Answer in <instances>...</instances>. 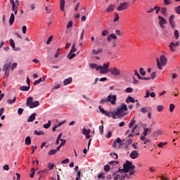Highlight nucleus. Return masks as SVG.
Listing matches in <instances>:
<instances>
[{"label":"nucleus","instance_id":"1","mask_svg":"<svg viewBox=\"0 0 180 180\" xmlns=\"http://www.w3.org/2000/svg\"><path fill=\"white\" fill-rule=\"evenodd\" d=\"M136 166L133 165V162L127 160L126 163L123 165V169H119L117 172H120L121 174L129 173V175H134L136 174V170H134Z\"/></svg>","mask_w":180,"mask_h":180},{"label":"nucleus","instance_id":"2","mask_svg":"<svg viewBox=\"0 0 180 180\" xmlns=\"http://www.w3.org/2000/svg\"><path fill=\"white\" fill-rule=\"evenodd\" d=\"M18 67V63H14L12 64L11 61H7L6 63H5L3 66V71H4V78H8L9 77V72L11 71H13L15 68Z\"/></svg>","mask_w":180,"mask_h":180},{"label":"nucleus","instance_id":"3","mask_svg":"<svg viewBox=\"0 0 180 180\" xmlns=\"http://www.w3.org/2000/svg\"><path fill=\"white\" fill-rule=\"evenodd\" d=\"M124 112H127V105L124 103H122L120 108L118 107L116 112L112 111V118L117 119V117L126 116L127 113Z\"/></svg>","mask_w":180,"mask_h":180},{"label":"nucleus","instance_id":"4","mask_svg":"<svg viewBox=\"0 0 180 180\" xmlns=\"http://www.w3.org/2000/svg\"><path fill=\"white\" fill-rule=\"evenodd\" d=\"M109 64L110 63L108 62L107 63H103V66L98 65L101 74H108L110 70V68H109Z\"/></svg>","mask_w":180,"mask_h":180},{"label":"nucleus","instance_id":"5","mask_svg":"<svg viewBox=\"0 0 180 180\" xmlns=\"http://www.w3.org/2000/svg\"><path fill=\"white\" fill-rule=\"evenodd\" d=\"M167 57L164 56H160V59L157 58V65L158 70H162V67L161 65H165L167 64Z\"/></svg>","mask_w":180,"mask_h":180},{"label":"nucleus","instance_id":"6","mask_svg":"<svg viewBox=\"0 0 180 180\" xmlns=\"http://www.w3.org/2000/svg\"><path fill=\"white\" fill-rule=\"evenodd\" d=\"M130 137H134V135L130 134L128 137L125 139L122 140V146H130L133 143V141L130 139Z\"/></svg>","mask_w":180,"mask_h":180},{"label":"nucleus","instance_id":"7","mask_svg":"<svg viewBox=\"0 0 180 180\" xmlns=\"http://www.w3.org/2000/svg\"><path fill=\"white\" fill-rule=\"evenodd\" d=\"M126 9H129V2H123L118 5L117 8V11H126Z\"/></svg>","mask_w":180,"mask_h":180},{"label":"nucleus","instance_id":"8","mask_svg":"<svg viewBox=\"0 0 180 180\" xmlns=\"http://www.w3.org/2000/svg\"><path fill=\"white\" fill-rule=\"evenodd\" d=\"M108 72H110L112 75H115V77L120 75V70L116 67L110 68Z\"/></svg>","mask_w":180,"mask_h":180},{"label":"nucleus","instance_id":"9","mask_svg":"<svg viewBox=\"0 0 180 180\" xmlns=\"http://www.w3.org/2000/svg\"><path fill=\"white\" fill-rule=\"evenodd\" d=\"M98 109L103 115H105V116H107L108 117H112V112L105 110V109H103L101 105L98 106Z\"/></svg>","mask_w":180,"mask_h":180},{"label":"nucleus","instance_id":"10","mask_svg":"<svg viewBox=\"0 0 180 180\" xmlns=\"http://www.w3.org/2000/svg\"><path fill=\"white\" fill-rule=\"evenodd\" d=\"M158 20H159V25L160 27H164V25H167L168 23V21L164 17L159 15L158 16Z\"/></svg>","mask_w":180,"mask_h":180},{"label":"nucleus","instance_id":"11","mask_svg":"<svg viewBox=\"0 0 180 180\" xmlns=\"http://www.w3.org/2000/svg\"><path fill=\"white\" fill-rule=\"evenodd\" d=\"M10 4L12 5V12H14L15 15H18V6L15 4V0H10Z\"/></svg>","mask_w":180,"mask_h":180},{"label":"nucleus","instance_id":"12","mask_svg":"<svg viewBox=\"0 0 180 180\" xmlns=\"http://www.w3.org/2000/svg\"><path fill=\"white\" fill-rule=\"evenodd\" d=\"M179 44H180L179 41L176 42V43L175 42H171L169 46L171 51H173V52L175 51L176 50L175 49V47H179Z\"/></svg>","mask_w":180,"mask_h":180},{"label":"nucleus","instance_id":"13","mask_svg":"<svg viewBox=\"0 0 180 180\" xmlns=\"http://www.w3.org/2000/svg\"><path fill=\"white\" fill-rule=\"evenodd\" d=\"M174 19H175V15L172 14L169 18V23L172 29L175 27V22L174 21Z\"/></svg>","mask_w":180,"mask_h":180},{"label":"nucleus","instance_id":"14","mask_svg":"<svg viewBox=\"0 0 180 180\" xmlns=\"http://www.w3.org/2000/svg\"><path fill=\"white\" fill-rule=\"evenodd\" d=\"M108 102H110L112 105H115L116 103V95H109L108 96Z\"/></svg>","mask_w":180,"mask_h":180},{"label":"nucleus","instance_id":"15","mask_svg":"<svg viewBox=\"0 0 180 180\" xmlns=\"http://www.w3.org/2000/svg\"><path fill=\"white\" fill-rule=\"evenodd\" d=\"M9 44L14 51H19V50H20L19 47L16 48V46H15V41H13V39H11L9 40Z\"/></svg>","mask_w":180,"mask_h":180},{"label":"nucleus","instance_id":"16","mask_svg":"<svg viewBox=\"0 0 180 180\" xmlns=\"http://www.w3.org/2000/svg\"><path fill=\"white\" fill-rule=\"evenodd\" d=\"M129 157L132 158V160H136V158H139V152L137 150L132 151L130 153Z\"/></svg>","mask_w":180,"mask_h":180},{"label":"nucleus","instance_id":"17","mask_svg":"<svg viewBox=\"0 0 180 180\" xmlns=\"http://www.w3.org/2000/svg\"><path fill=\"white\" fill-rule=\"evenodd\" d=\"M127 103H130L131 102L132 103H134L136 102H139V100H136L134 98L129 96L126 99Z\"/></svg>","mask_w":180,"mask_h":180},{"label":"nucleus","instance_id":"18","mask_svg":"<svg viewBox=\"0 0 180 180\" xmlns=\"http://www.w3.org/2000/svg\"><path fill=\"white\" fill-rule=\"evenodd\" d=\"M37 116V114L36 112L32 113L28 118H27V122H34L36 117Z\"/></svg>","mask_w":180,"mask_h":180},{"label":"nucleus","instance_id":"19","mask_svg":"<svg viewBox=\"0 0 180 180\" xmlns=\"http://www.w3.org/2000/svg\"><path fill=\"white\" fill-rule=\"evenodd\" d=\"M32 103H33V97H28L26 102V106H29V108H30Z\"/></svg>","mask_w":180,"mask_h":180},{"label":"nucleus","instance_id":"20","mask_svg":"<svg viewBox=\"0 0 180 180\" xmlns=\"http://www.w3.org/2000/svg\"><path fill=\"white\" fill-rule=\"evenodd\" d=\"M13 22H15V14H13V13H12L11 14L10 18H9V25L10 26H12V25H13Z\"/></svg>","mask_w":180,"mask_h":180},{"label":"nucleus","instance_id":"21","mask_svg":"<svg viewBox=\"0 0 180 180\" xmlns=\"http://www.w3.org/2000/svg\"><path fill=\"white\" fill-rule=\"evenodd\" d=\"M39 105H40V103L39 102V101H35L32 102L31 106H30V108L33 109L34 108H37V106H39Z\"/></svg>","mask_w":180,"mask_h":180},{"label":"nucleus","instance_id":"22","mask_svg":"<svg viewBox=\"0 0 180 180\" xmlns=\"http://www.w3.org/2000/svg\"><path fill=\"white\" fill-rule=\"evenodd\" d=\"M112 39H117V37L115 34H111L107 37V41H112Z\"/></svg>","mask_w":180,"mask_h":180},{"label":"nucleus","instance_id":"23","mask_svg":"<svg viewBox=\"0 0 180 180\" xmlns=\"http://www.w3.org/2000/svg\"><path fill=\"white\" fill-rule=\"evenodd\" d=\"M113 11H115V5L111 4L108 7L106 13H110V12H113Z\"/></svg>","mask_w":180,"mask_h":180},{"label":"nucleus","instance_id":"24","mask_svg":"<svg viewBox=\"0 0 180 180\" xmlns=\"http://www.w3.org/2000/svg\"><path fill=\"white\" fill-rule=\"evenodd\" d=\"M60 11L64 12V8L65 7V0H60Z\"/></svg>","mask_w":180,"mask_h":180},{"label":"nucleus","instance_id":"25","mask_svg":"<svg viewBox=\"0 0 180 180\" xmlns=\"http://www.w3.org/2000/svg\"><path fill=\"white\" fill-rule=\"evenodd\" d=\"M102 51H103V49H102L101 48H99L97 50L93 49L92 50V54H94V56H96V55L99 54L100 53H102Z\"/></svg>","mask_w":180,"mask_h":180},{"label":"nucleus","instance_id":"26","mask_svg":"<svg viewBox=\"0 0 180 180\" xmlns=\"http://www.w3.org/2000/svg\"><path fill=\"white\" fill-rule=\"evenodd\" d=\"M89 67L90 68H91V70H94V68H96V71H99V65H96V63H91L89 64Z\"/></svg>","mask_w":180,"mask_h":180},{"label":"nucleus","instance_id":"27","mask_svg":"<svg viewBox=\"0 0 180 180\" xmlns=\"http://www.w3.org/2000/svg\"><path fill=\"white\" fill-rule=\"evenodd\" d=\"M29 89H30V86H22L20 88V90L24 92H27V91H29Z\"/></svg>","mask_w":180,"mask_h":180},{"label":"nucleus","instance_id":"28","mask_svg":"<svg viewBox=\"0 0 180 180\" xmlns=\"http://www.w3.org/2000/svg\"><path fill=\"white\" fill-rule=\"evenodd\" d=\"M72 82V78L69 77L63 81L64 85H69V84H71Z\"/></svg>","mask_w":180,"mask_h":180},{"label":"nucleus","instance_id":"29","mask_svg":"<svg viewBox=\"0 0 180 180\" xmlns=\"http://www.w3.org/2000/svg\"><path fill=\"white\" fill-rule=\"evenodd\" d=\"M25 146H30L32 144V139H30V136H27L25 138Z\"/></svg>","mask_w":180,"mask_h":180},{"label":"nucleus","instance_id":"30","mask_svg":"<svg viewBox=\"0 0 180 180\" xmlns=\"http://www.w3.org/2000/svg\"><path fill=\"white\" fill-rule=\"evenodd\" d=\"M34 134H35L36 136H44V131L34 130Z\"/></svg>","mask_w":180,"mask_h":180},{"label":"nucleus","instance_id":"31","mask_svg":"<svg viewBox=\"0 0 180 180\" xmlns=\"http://www.w3.org/2000/svg\"><path fill=\"white\" fill-rule=\"evenodd\" d=\"M90 133H91V129H86L85 128L82 129V134H84V136H86V134H89Z\"/></svg>","mask_w":180,"mask_h":180},{"label":"nucleus","instance_id":"32","mask_svg":"<svg viewBox=\"0 0 180 180\" xmlns=\"http://www.w3.org/2000/svg\"><path fill=\"white\" fill-rule=\"evenodd\" d=\"M160 11H161V13H162L164 16H167V7H162L160 8Z\"/></svg>","mask_w":180,"mask_h":180},{"label":"nucleus","instance_id":"33","mask_svg":"<svg viewBox=\"0 0 180 180\" xmlns=\"http://www.w3.org/2000/svg\"><path fill=\"white\" fill-rule=\"evenodd\" d=\"M76 54L75 53H72L71 52H70L68 55V58H69V60H72V58H74V57H75Z\"/></svg>","mask_w":180,"mask_h":180},{"label":"nucleus","instance_id":"34","mask_svg":"<svg viewBox=\"0 0 180 180\" xmlns=\"http://www.w3.org/2000/svg\"><path fill=\"white\" fill-rule=\"evenodd\" d=\"M51 126V121L49 120L48 123L44 124V129H49Z\"/></svg>","mask_w":180,"mask_h":180},{"label":"nucleus","instance_id":"35","mask_svg":"<svg viewBox=\"0 0 180 180\" xmlns=\"http://www.w3.org/2000/svg\"><path fill=\"white\" fill-rule=\"evenodd\" d=\"M134 91V89L131 87H128L125 89V92L127 94H131V92H133Z\"/></svg>","mask_w":180,"mask_h":180},{"label":"nucleus","instance_id":"36","mask_svg":"<svg viewBox=\"0 0 180 180\" xmlns=\"http://www.w3.org/2000/svg\"><path fill=\"white\" fill-rule=\"evenodd\" d=\"M149 78H150V79H155V78H157V72H152Z\"/></svg>","mask_w":180,"mask_h":180},{"label":"nucleus","instance_id":"37","mask_svg":"<svg viewBox=\"0 0 180 180\" xmlns=\"http://www.w3.org/2000/svg\"><path fill=\"white\" fill-rule=\"evenodd\" d=\"M136 123V120H134V118L131 120L129 124V127L131 129L133 127V125Z\"/></svg>","mask_w":180,"mask_h":180},{"label":"nucleus","instance_id":"38","mask_svg":"<svg viewBox=\"0 0 180 180\" xmlns=\"http://www.w3.org/2000/svg\"><path fill=\"white\" fill-rule=\"evenodd\" d=\"M49 155H54L55 154H57V150L56 149H52L49 152Z\"/></svg>","mask_w":180,"mask_h":180},{"label":"nucleus","instance_id":"39","mask_svg":"<svg viewBox=\"0 0 180 180\" xmlns=\"http://www.w3.org/2000/svg\"><path fill=\"white\" fill-rule=\"evenodd\" d=\"M110 155L113 158V160H117V154L116 153H110Z\"/></svg>","mask_w":180,"mask_h":180},{"label":"nucleus","instance_id":"40","mask_svg":"<svg viewBox=\"0 0 180 180\" xmlns=\"http://www.w3.org/2000/svg\"><path fill=\"white\" fill-rule=\"evenodd\" d=\"M174 37H175L176 40H178V39L179 37V32H178L177 30H174Z\"/></svg>","mask_w":180,"mask_h":180},{"label":"nucleus","instance_id":"41","mask_svg":"<svg viewBox=\"0 0 180 180\" xmlns=\"http://www.w3.org/2000/svg\"><path fill=\"white\" fill-rule=\"evenodd\" d=\"M109 34V31H108V30H104L102 33H101V36H108Z\"/></svg>","mask_w":180,"mask_h":180},{"label":"nucleus","instance_id":"42","mask_svg":"<svg viewBox=\"0 0 180 180\" xmlns=\"http://www.w3.org/2000/svg\"><path fill=\"white\" fill-rule=\"evenodd\" d=\"M150 130V129L148 128H143V136H145V137L147 136V132Z\"/></svg>","mask_w":180,"mask_h":180},{"label":"nucleus","instance_id":"43","mask_svg":"<svg viewBox=\"0 0 180 180\" xmlns=\"http://www.w3.org/2000/svg\"><path fill=\"white\" fill-rule=\"evenodd\" d=\"M75 51H77V49L75 48V44H73L70 53H75Z\"/></svg>","mask_w":180,"mask_h":180},{"label":"nucleus","instance_id":"44","mask_svg":"<svg viewBox=\"0 0 180 180\" xmlns=\"http://www.w3.org/2000/svg\"><path fill=\"white\" fill-rule=\"evenodd\" d=\"M174 109H175V105L170 104L169 105V112H174Z\"/></svg>","mask_w":180,"mask_h":180},{"label":"nucleus","instance_id":"45","mask_svg":"<svg viewBox=\"0 0 180 180\" xmlns=\"http://www.w3.org/2000/svg\"><path fill=\"white\" fill-rule=\"evenodd\" d=\"M106 102H109V100H108V97L106 98H103L100 101V103H101V105H103L105 103H106Z\"/></svg>","mask_w":180,"mask_h":180},{"label":"nucleus","instance_id":"46","mask_svg":"<svg viewBox=\"0 0 180 180\" xmlns=\"http://www.w3.org/2000/svg\"><path fill=\"white\" fill-rule=\"evenodd\" d=\"M7 102L9 104L15 103L16 102V97H14L12 100H8Z\"/></svg>","mask_w":180,"mask_h":180},{"label":"nucleus","instance_id":"47","mask_svg":"<svg viewBox=\"0 0 180 180\" xmlns=\"http://www.w3.org/2000/svg\"><path fill=\"white\" fill-rule=\"evenodd\" d=\"M104 171H105V172H109V171H110V165H105L104 167Z\"/></svg>","mask_w":180,"mask_h":180},{"label":"nucleus","instance_id":"48","mask_svg":"<svg viewBox=\"0 0 180 180\" xmlns=\"http://www.w3.org/2000/svg\"><path fill=\"white\" fill-rule=\"evenodd\" d=\"M139 72L143 76L146 75V71H144V68H140L139 69Z\"/></svg>","mask_w":180,"mask_h":180},{"label":"nucleus","instance_id":"49","mask_svg":"<svg viewBox=\"0 0 180 180\" xmlns=\"http://www.w3.org/2000/svg\"><path fill=\"white\" fill-rule=\"evenodd\" d=\"M30 178H34V168L31 169V174H30Z\"/></svg>","mask_w":180,"mask_h":180},{"label":"nucleus","instance_id":"50","mask_svg":"<svg viewBox=\"0 0 180 180\" xmlns=\"http://www.w3.org/2000/svg\"><path fill=\"white\" fill-rule=\"evenodd\" d=\"M131 175H130V174H123L122 175V178H124V179H125V178H127V179H130V178H131Z\"/></svg>","mask_w":180,"mask_h":180},{"label":"nucleus","instance_id":"51","mask_svg":"<svg viewBox=\"0 0 180 180\" xmlns=\"http://www.w3.org/2000/svg\"><path fill=\"white\" fill-rule=\"evenodd\" d=\"M174 11H175L176 13H178V15H180V6H179L177 7H175Z\"/></svg>","mask_w":180,"mask_h":180},{"label":"nucleus","instance_id":"52","mask_svg":"<svg viewBox=\"0 0 180 180\" xmlns=\"http://www.w3.org/2000/svg\"><path fill=\"white\" fill-rule=\"evenodd\" d=\"M99 133L101 136L103 134V125L99 127Z\"/></svg>","mask_w":180,"mask_h":180},{"label":"nucleus","instance_id":"53","mask_svg":"<svg viewBox=\"0 0 180 180\" xmlns=\"http://www.w3.org/2000/svg\"><path fill=\"white\" fill-rule=\"evenodd\" d=\"M139 79H143L144 81H150L151 79V77H139Z\"/></svg>","mask_w":180,"mask_h":180},{"label":"nucleus","instance_id":"54","mask_svg":"<svg viewBox=\"0 0 180 180\" xmlns=\"http://www.w3.org/2000/svg\"><path fill=\"white\" fill-rule=\"evenodd\" d=\"M117 21H119V14L115 13L113 22H117Z\"/></svg>","mask_w":180,"mask_h":180},{"label":"nucleus","instance_id":"55","mask_svg":"<svg viewBox=\"0 0 180 180\" xmlns=\"http://www.w3.org/2000/svg\"><path fill=\"white\" fill-rule=\"evenodd\" d=\"M51 40H53V35L50 36L49 38L46 41V44H50L51 43Z\"/></svg>","mask_w":180,"mask_h":180},{"label":"nucleus","instance_id":"56","mask_svg":"<svg viewBox=\"0 0 180 180\" xmlns=\"http://www.w3.org/2000/svg\"><path fill=\"white\" fill-rule=\"evenodd\" d=\"M3 169H4V171H9V165H5L3 167Z\"/></svg>","mask_w":180,"mask_h":180},{"label":"nucleus","instance_id":"57","mask_svg":"<svg viewBox=\"0 0 180 180\" xmlns=\"http://www.w3.org/2000/svg\"><path fill=\"white\" fill-rule=\"evenodd\" d=\"M156 10V13H158V12H160V11H161V8H160L159 6H155V7H154V11H155Z\"/></svg>","mask_w":180,"mask_h":180},{"label":"nucleus","instance_id":"58","mask_svg":"<svg viewBox=\"0 0 180 180\" xmlns=\"http://www.w3.org/2000/svg\"><path fill=\"white\" fill-rule=\"evenodd\" d=\"M164 4L166 6L171 5V0H164Z\"/></svg>","mask_w":180,"mask_h":180},{"label":"nucleus","instance_id":"59","mask_svg":"<svg viewBox=\"0 0 180 180\" xmlns=\"http://www.w3.org/2000/svg\"><path fill=\"white\" fill-rule=\"evenodd\" d=\"M158 110L159 112H162V110H164V106H162V105H158Z\"/></svg>","mask_w":180,"mask_h":180},{"label":"nucleus","instance_id":"60","mask_svg":"<svg viewBox=\"0 0 180 180\" xmlns=\"http://www.w3.org/2000/svg\"><path fill=\"white\" fill-rule=\"evenodd\" d=\"M48 167H49V171H51L52 169H54V165L53 164H49V165H48Z\"/></svg>","mask_w":180,"mask_h":180},{"label":"nucleus","instance_id":"61","mask_svg":"<svg viewBox=\"0 0 180 180\" xmlns=\"http://www.w3.org/2000/svg\"><path fill=\"white\" fill-rule=\"evenodd\" d=\"M141 113H147V108L143 107L141 109Z\"/></svg>","mask_w":180,"mask_h":180},{"label":"nucleus","instance_id":"62","mask_svg":"<svg viewBox=\"0 0 180 180\" xmlns=\"http://www.w3.org/2000/svg\"><path fill=\"white\" fill-rule=\"evenodd\" d=\"M22 29L23 34H26V30H27V27L25 25H24V26H22Z\"/></svg>","mask_w":180,"mask_h":180},{"label":"nucleus","instance_id":"63","mask_svg":"<svg viewBox=\"0 0 180 180\" xmlns=\"http://www.w3.org/2000/svg\"><path fill=\"white\" fill-rule=\"evenodd\" d=\"M68 162H70V159L68 158H66L62 161V164H68Z\"/></svg>","mask_w":180,"mask_h":180},{"label":"nucleus","instance_id":"64","mask_svg":"<svg viewBox=\"0 0 180 180\" xmlns=\"http://www.w3.org/2000/svg\"><path fill=\"white\" fill-rule=\"evenodd\" d=\"M22 113H23V108H18V115H22Z\"/></svg>","mask_w":180,"mask_h":180}]
</instances>
